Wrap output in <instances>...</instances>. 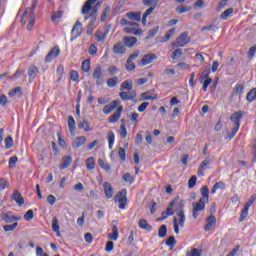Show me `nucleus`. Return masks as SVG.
<instances>
[{
  "mask_svg": "<svg viewBox=\"0 0 256 256\" xmlns=\"http://www.w3.org/2000/svg\"><path fill=\"white\" fill-rule=\"evenodd\" d=\"M101 5H103V1L97 2V0H87L81 9V13L84 15L85 21H87V19L97 21V12L101 9Z\"/></svg>",
  "mask_w": 256,
  "mask_h": 256,
  "instance_id": "1",
  "label": "nucleus"
},
{
  "mask_svg": "<svg viewBox=\"0 0 256 256\" xmlns=\"http://www.w3.org/2000/svg\"><path fill=\"white\" fill-rule=\"evenodd\" d=\"M241 119H243V111L235 112L230 116V121L234 123V126L232 128L231 134L225 137V139H233V137L237 135V131H239V128L241 127Z\"/></svg>",
  "mask_w": 256,
  "mask_h": 256,
  "instance_id": "2",
  "label": "nucleus"
},
{
  "mask_svg": "<svg viewBox=\"0 0 256 256\" xmlns=\"http://www.w3.org/2000/svg\"><path fill=\"white\" fill-rule=\"evenodd\" d=\"M35 9H37V1H33L32 8H26L25 12L23 13L21 20L24 21L25 17H27V13H29V19L27 24V30L31 31L33 26L35 25Z\"/></svg>",
  "mask_w": 256,
  "mask_h": 256,
  "instance_id": "3",
  "label": "nucleus"
},
{
  "mask_svg": "<svg viewBox=\"0 0 256 256\" xmlns=\"http://www.w3.org/2000/svg\"><path fill=\"white\" fill-rule=\"evenodd\" d=\"M191 43V38L189 37L188 32L181 33L177 38L176 41L172 43L174 47H185V45Z\"/></svg>",
  "mask_w": 256,
  "mask_h": 256,
  "instance_id": "4",
  "label": "nucleus"
},
{
  "mask_svg": "<svg viewBox=\"0 0 256 256\" xmlns=\"http://www.w3.org/2000/svg\"><path fill=\"white\" fill-rule=\"evenodd\" d=\"M183 207H185V204L183 203V201L179 202L175 212L176 215L179 219L178 221V225L180 227H185V211L183 210Z\"/></svg>",
  "mask_w": 256,
  "mask_h": 256,
  "instance_id": "5",
  "label": "nucleus"
},
{
  "mask_svg": "<svg viewBox=\"0 0 256 256\" xmlns=\"http://www.w3.org/2000/svg\"><path fill=\"white\" fill-rule=\"evenodd\" d=\"M115 201H118L120 209H125V205H127V189L119 191L115 196Z\"/></svg>",
  "mask_w": 256,
  "mask_h": 256,
  "instance_id": "6",
  "label": "nucleus"
},
{
  "mask_svg": "<svg viewBox=\"0 0 256 256\" xmlns=\"http://www.w3.org/2000/svg\"><path fill=\"white\" fill-rule=\"evenodd\" d=\"M81 33H83V24L80 21H76L71 30L72 37L70 38V41H75L77 37H81Z\"/></svg>",
  "mask_w": 256,
  "mask_h": 256,
  "instance_id": "7",
  "label": "nucleus"
},
{
  "mask_svg": "<svg viewBox=\"0 0 256 256\" xmlns=\"http://www.w3.org/2000/svg\"><path fill=\"white\" fill-rule=\"evenodd\" d=\"M103 77L101 65H97L92 73V79H95L96 85H103Z\"/></svg>",
  "mask_w": 256,
  "mask_h": 256,
  "instance_id": "8",
  "label": "nucleus"
},
{
  "mask_svg": "<svg viewBox=\"0 0 256 256\" xmlns=\"http://www.w3.org/2000/svg\"><path fill=\"white\" fill-rule=\"evenodd\" d=\"M61 53V49H59V46L53 47L50 52L45 57V63H51L55 57H59Z\"/></svg>",
  "mask_w": 256,
  "mask_h": 256,
  "instance_id": "9",
  "label": "nucleus"
},
{
  "mask_svg": "<svg viewBox=\"0 0 256 256\" xmlns=\"http://www.w3.org/2000/svg\"><path fill=\"white\" fill-rule=\"evenodd\" d=\"M0 217L5 223H13L14 221H19V219H21V217L14 216L13 212L2 213Z\"/></svg>",
  "mask_w": 256,
  "mask_h": 256,
  "instance_id": "10",
  "label": "nucleus"
},
{
  "mask_svg": "<svg viewBox=\"0 0 256 256\" xmlns=\"http://www.w3.org/2000/svg\"><path fill=\"white\" fill-rule=\"evenodd\" d=\"M112 51L115 55H125L127 47L123 43L117 42L114 44Z\"/></svg>",
  "mask_w": 256,
  "mask_h": 256,
  "instance_id": "11",
  "label": "nucleus"
},
{
  "mask_svg": "<svg viewBox=\"0 0 256 256\" xmlns=\"http://www.w3.org/2000/svg\"><path fill=\"white\" fill-rule=\"evenodd\" d=\"M119 97L120 99H122V101H133V99L137 97V93L130 90H128L127 92L122 91L119 93Z\"/></svg>",
  "mask_w": 256,
  "mask_h": 256,
  "instance_id": "12",
  "label": "nucleus"
},
{
  "mask_svg": "<svg viewBox=\"0 0 256 256\" xmlns=\"http://www.w3.org/2000/svg\"><path fill=\"white\" fill-rule=\"evenodd\" d=\"M155 59H157V55L154 53L144 55V57L140 61L141 67H145V65H149L150 63H153Z\"/></svg>",
  "mask_w": 256,
  "mask_h": 256,
  "instance_id": "13",
  "label": "nucleus"
},
{
  "mask_svg": "<svg viewBox=\"0 0 256 256\" xmlns=\"http://www.w3.org/2000/svg\"><path fill=\"white\" fill-rule=\"evenodd\" d=\"M211 164V158L210 157H206L202 163L200 164L199 168H198V175L200 177H203V175H205V173L203 171H205V169H207V166H209Z\"/></svg>",
  "mask_w": 256,
  "mask_h": 256,
  "instance_id": "14",
  "label": "nucleus"
},
{
  "mask_svg": "<svg viewBox=\"0 0 256 256\" xmlns=\"http://www.w3.org/2000/svg\"><path fill=\"white\" fill-rule=\"evenodd\" d=\"M121 113H123V106H119L114 114L109 117V123H117V121H119V117H121Z\"/></svg>",
  "mask_w": 256,
  "mask_h": 256,
  "instance_id": "15",
  "label": "nucleus"
},
{
  "mask_svg": "<svg viewBox=\"0 0 256 256\" xmlns=\"http://www.w3.org/2000/svg\"><path fill=\"white\" fill-rule=\"evenodd\" d=\"M85 141H87V139H85V136L76 137L72 141L73 149H79V147H83V145H85Z\"/></svg>",
  "mask_w": 256,
  "mask_h": 256,
  "instance_id": "16",
  "label": "nucleus"
},
{
  "mask_svg": "<svg viewBox=\"0 0 256 256\" xmlns=\"http://www.w3.org/2000/svg\"><path fill=\"white\" fill-rule=\"evenodd\" d=\"M118 103H119L118 100H114L110 104L105 105L103 108V113L105 115H109V113H111L113 110L117 108Z\"/></svg>",
  "mask_w": 256,
  "mask_h": 256,
  "instance_id": "17",
  "label": "nucleus"
},
{
  "mask_svg": "<svg viewBox=\"0 0 256 256\" xmlns=\"http://www.w3.org/2000/svg\"><path fill=\"white\" fill-rule=\"evenodd\" d=\"M104 187V193L107 199H112L113 198V186L111 183L105 182L103 184Z\"/></svg>",
  "mask_w": 256,
  "mask_h": 256,
  "instance_id": "18",
  "label": "nucleus"
},
{
  "mask_svg": "<svg viewBox=\"0 0 256 256\" xmlns=\"http://www.w3.org/2000/svg\"><path fill=\"white\" fill-rule=\"evenodd\" d=\"M207 224L204 227L205 231H209L210 229H213V227H215V225H217V218H215V216L211 215L209 216L207 219Z\"/></svg>",
  "mask_w": 256,
  "mask_h": 256,
  "instance_id": "19",
  "label": "nucleus"
},
{
  "mask_svg": "<svg viewBox=\"0 0 256 256\" xmlns=\"http://www.w3.org/2000/svg\"><path fill=\"white\" fill-rule=\"evenodd\" d=\"M205 203H208L207 200L199 199L197 203L193 202L192 206L195 211H205Z\"/></svg>",
  "mask_w": 256,
  "mask_h": 256,
  "instance_id": "20",
  "label": "nucleus"
},
{
  "mask_svg": "<svg viewBox=\"0 0 256 256\" xmlns=\"http://www.w3.org/2000/svg\"><path fill=\"white\" fill-rule=\"evenodd\" d=\"M12 199L17 203V205H24L25 199L23 196L19 193V191L15 190L12 194Z\"/></svg>",
  "mask_w": 256,
  "mask_h": 256,
  "instance_id": "21",
  "label": "nucleus"
},
{
  "mask_svg": "<svg viewBox=\"0 0 256 256\" xmlns=\"http://www.w3.org/2000/svg\"><path fill=\"white\" fill-rule=\"evenodd\" d=\"M71 163H73V158H71V156H64L62 158V164H60L59 169H67L70 167Z\"/></svg>",
  "mask_w": 256,
  "mask_h": 256,
  "instance_id": "22",
  "label": "nucleus"
},
{
  "mask_svg": "<svg viewBox=\"0 0 256 256\" xmlns=\"http://www.w3.org/2000/svg\"><path fill=\"white\" fill-rule=\"evenodd\" d=\"M126 17L130 19V21H141V11H134L126 13Z\"/></svg>",
  "mask_w": 256,
  "mask_h": 256,
  "instance_id": "23",
  "label": "nucleus"
},
{
  "mask_svg": "<svg viewBox=\"0 0 256 256\" xmlns=\"http://www.w3.org/2000/svg\"><path fill=\"white\" fill-rule=\"evenodd\" d=\"M125 47H134L135 43H137V38L134 36H126L123 38Z\"/></svg>",
  "mask_w": 256,
  "mask_h": 256,
  "instance_id": "24",
  "label": "nucleus"
},
{
  "mask_svg": "<svg viewBox=\"0 0 256 256\" xmlns=\"http://www.w3.org/2000/svg\"><path fill=\"white\" fill-rule=\"evenodd\" d=\"M37 73H39V69L36 66H30L28 68L29 83L33 82V79L37 77Z\"/></svg>",
  "mask_w": 256,
  "mask_h": 256,
  "instance_id": "25",
  "label": "nucleus"
},
{
  "mask_svg": "<svg viewBox=\"0 0 256 256\" xmlns=\"http://www.w3.org/2000/svg\"><path fill=\"white\" fill-rule=\"evenodd\" d=\"M124 33H128L130 35H142L143 30L140 28L126 27L124 28Z\"/></svg>",
  "mask_w": 256,
  "mask_h": 256,
  "instance_id": "26",
  "label": "nucleus"
},
{
  "mask_svg": "<svg viewBox=\"0 0 256 256\" xmlns=\"http://www.w3.org/2000/svg\"><path fill=\"white\" fill-rule=\"evenodd\" d=\"M52 231H54V233H57V237H61L59 219H57V217H54L52 219Z\"/></svg>",
  "mask_w": 256,
  "mask_h": 256,
  "instance_id": "27",
  "label": "nucleus"
},
{
  "mask_svg": "<svg viewBox=\"0 0 256 256\" xmlns=\"http://www.w3.org/2000/svg\"><path fill=\"white\" fill-rule=\"evenodd\" d=\"M157 6H150L143 14L142 16V25H147V16L151 15V13H153V11H155Z\"/></svg>",
  "mask_w": 256,
  "mask_h": 256,
  "instance_id": "28",
  "label": "nucleus"
},
{
  "mask_svg": "<svg viewBox=\"0 0 256 256\" xmlns=\"http://www.w3.org/2000/svg\"><path fill=\"white\" fill-rule=\"evenodd\" d=\"M138 227H140V229H144L145 231H151V229H153V227L145 219H140L138 221Z\"/></svg>",
  "mask_w": 256,
  "mask_h": 256,
  "instance_id": "29",
  "label": "nucleus"
},
{
  "mask_svg": "<svg viewBox=\"0 0 256 256\" xmlns=\"http://www.w3.org/2000/svg\"><path fill=\"white\" fill-rule=\"evenodd\" d=\"M121 91H131L133 89V82L131 80H126L121 83Z\"/></svg>",
  "mask_w": 256,
  "mask_h": 256,
  "instance_id": "30",
  "label": "nucleus"
},
{
  "mask_svg": "<svg viewBox=\"0 0 256 256\" xmlns=\"http://www.w3.org/2000/svg\"><path fill=\"white\" fill-rule=\"evenodd\" d=\"M246 101L248 103H253V101H256V88H252L246 95Z\"/></svg>",
  "mask_w": 256,
  "mask_h": 256,
  "instance_id": "31",
  "label": "nucleus"
},
{
  "mask_svg": "<svg viewBox=\"0 0 256 256\" xmlns=\"http://www.w3.org/2000/svg\"><path fill=\"white\" fill-rule=\"evenodd\" d=\"M200 193L202 195V197L200 199L209 202V187L203 186L200 189Z\"/></svg>",
  "mask_w": 256,
  "mask_h": 256,
  "instance_id": "32",
  "label": "nucleus"
},
{
  "mask_svg": "<svg viewBox=\"0 0 256 256\" xmlns=\"http://www.w3.org/2000/svg\"><path fill=\"white\" fill-rule=\"evenodd\" d=\"M79 129H83L86 132L91 131V127L89 124V121H87L86 119H82V121H80L79 125H78Z\"/></svg>",
  "mask_w": 256,
  "mask_h": 256,
  "instance_id": "33",
  "label": "nucleus"
},
{
  "mask_svg": "<svg viewBox=\"0 0 256 256\" xmlns=\"http://www.w3.org/2000/svg\"><path fill=\"white\" fill-rule=\"evenodd\" d=\"M108 237L112 241H117V239H119V229L117 228V225L112 227V234H110Z\"/></svg>",
  "mask_w": 256,
  "mask_h": 256,
  "instance_id": "34",
  "label": "nucleus"
},
{
  "mask_svg": "<svg viewBox=\"0 0 256 256\" xmlns=\"http://www.w3.org/2000/svg\"><path fill=\"white\" fill-rule=\"evenodd\" d=\"M109 13H111V7L106 6L101 14V18L100 21H102V23H105V21H107V16L109 15Z\"/></svg>",
  "mask_w": 256,
  "mask_h": 256,
  "instance_id": "35",
  "label": "nucleus"
},
{
  "mask_svg": "<svg viewBox=\"0 0 256 256\" xmlns=\"http://www.w3.org/2000/svg\"><path fill=\"white\" fill-rule=\"evenodd\" d=\"M86 167L89 169V171H93L95 169V158L94 157H89L86 159Z\"/></svg>",
  "mask_w": 256,
  "mask_h": 256,
  "instance_id": "36",
  "label": "nucleus"
},
{
  "mask_svg": "<svg viewBox=\"0 0 256 256\" xmlns=\"http://www.w3.org/2000/svg\"><path fill=\"white\" fill-rule=\"evenodd\" d=\"M82 71L84 73H89L91 71V61L86 59L82 62Z\"/></svg>",
  "mask_w": 256,
  "mask_h": 256,
  "instance_id": "37",
  "label": "nucleus"
},
{
  "mask_svg": "<svg viewBox=\"0 0 256 256\" xmlns=\"http://www.w3.org/2000/svg\"><path fill=\"white\" fill-rule=\"evenodd\" d=\"M160 0H142L143 5L145 7H157L159 5Z\"/></svg>",
  "mask_w": 256,
  "mask_h": 256,
  "instance_id": "38",
  "label": "nucleus"
},
{
  "mask_svg": "<svg viewBox=\"0 0 256 256\" xmlns=\"http://www.w3.org/2000/svg\"><path fill=\"white\" fill-rule=\"evenodd\" d=\"M106 83H107V86L112 89L113 87H117V83H119V78L118 77L109 78L106 81Z\"/></svg>",
  "mask_w": 256,
  "mask_h": 256,
  "instance_id": "39",
  "label": "nucleus"
},
{
  "mask_svg": "<svg viewBox=\"0 0 256 256\" xmlns=\"http://www.w3.org/2000/svg\"><path fill=\"white\" fill-rule=\"evenodd\" d=\"M120 25H128L129 27H139V23L137 22H133V21H129L125 18H122L120 20Z\"/></svg>",
  "mask_w": 256,
  "mask_h": 256,
  "instance_id": "40",
  "label": "nucleus"
},
{
  "mask_svg": "<svg viewBox=\"0 0 256 256\" xmlns=\"http://www.w3.org/2000/svg\"><path fill=\"white\" fill-rule=\"evenodd\" d=\"M4 143L5 149H13V146L15 145V143L13 142V137L11 136L6 137Z\"/></svg>",
  "mask_w": 256,
  "mask_h": 256,
  "instance_id": "41",
  "label": "nucleus"
},
{
  "mask_svg": "<svg viewBox=\"0 0 256 256\" xmlns=\"http://www.w3.org/2000/svg\"><path fill=\"white\" fill-rule=\"evenodd\" d=\"M167 236V225L163 224L158 229V237L163 239V237Z\"/></svg>",
  "mask_w": 256,
  "mask_h": 256,
  "instance_id": "42",
  "label": "nucleus"
},
{
  "mask_svg": "<svg viewBox=\"0 0 256 256\" xmlns=\"http://www.w3.org/2000/svg\"><path fill=\"white\" fill-rule=\"evenodd\" d=\"M166 245L170 249H173V247H175V245H177V240H175V236H169L168 239L166 240Z\"/></svg>",
  "mask_w": 256,
  "mask_h": 256,
  "instance_id": "43",
  "label": "nucleus"
},
{
  "mask_svg": "<svg viewBox=\"0 0 256 256\" xmlns=\"http://www.w3.org/2000/svg\"><path fill=\"white\" fill-rule=\"evenodd\" d=\"M115 143V134L113 131L108 133V147L109 149H113V144Z\"/></svg>",
  "mask_w": 256,
  "mask_h": 256,
  "instance_id": "44",
  "label": "nucleus"
},
{
  "mask_svg": "<svg viewBox=\"0 0 256 256\" xmlns=\"http://www.w3.org/2000/svg\"><path fill=\"white\" fill-rule=\"evenodd\" d=\"M217 189H225V183L224 182H217L214 184L211 193L215 195L217 193Z\"/></svg>",
  "mask_w": 256,
  "mask_h": 256,
  "instance_id": "45",
  "label": "nucleus"
},
{
  "mask_svg": "<svg viewBox=\"0 0 256 256\" xmlns=\"http://www.w3.org/2000/svg\"><path fill=\"white\" fill-rule=\"evenodd\" d=\"M187 11H191V7L180 5L176 8V13L179 15H182V13H187Z\"/></svg>",
  "mask_w": 256,
  "mask_h": 256,
  "instance_id": "46",
  "label": "nucleus"
},
{
  "mask_svg": "<svg viewBox=\"0 0 256 256\" xmlns=\"http://www.w3.org/2000/svg\"><path fill=\"white\" fill-rule=\"evenodd\" d=\"M233 15V8H228L226 9L221 15H220V19H229V16Z\"/></svg>",
  "mask_w": 256,
  "mask_h": 256,
  "instance_id": "47",
  "label": "nucleus"
},
{
  "mask_svg": "<svg viewBox=\"0 0 256 256\" xmlns=\"http://www.w3.org/2000/svg\"><path fill=\"white\" fill-rule=\"evenodd\" d=\"M247 215H249V208H246L244 206V208L241 211L240 218H239L240 223L245 221V219H247Z\"/></svg>",
  "mask_w": 256,
  "mask_h": 256,
  "instance_id": "48",
  "label": "nucleus"
},
{
  "mask_svg": "<svg viewBox=\"0 0 256 256\" xmlns=\"http://www.w3.org/2000/svg\"><path fill=\"white\" fill-rule=\"evenodd\" d=\"M68 127L70 133H73V131H75V119L73 118V116L68 117Z\"/></svg>",
  "mask_w": 256,
  "mask_h": 256,
  "instance_id": "49",
  "label": "nucleus"
},
{
  "mask_svg": "<svg viewBox=\"0 0 256 256\" xmlns=\"http://www.w3.org/2000/svg\"><path fill=\"white\" fill-rule=\"evenodd\" d=\"M173 33H175V28H171L170 30H168L165 34V37L162 40V43L169 41V39L173 37Z\"/></svg>",
  "mask_w": 256,
  "mask_h": 256,
  "instance_id": "50",
  "label": "nucleus"
},
{
  "mask_svg": "<svg viewBox=\"0 0 256 256\" xmlns=\"http://www.w3.org/2000/svg\"><path fill=\"white\" fill-rule=\"evenodd\" d=\"M123 181H125L126 183H130L133 184L135 183V179L133 178V176H131L130 173H125L122 177Z\"/></svg>",
  "mask_w": 256,
  "mask_h": 256,
  "instance_id": "51",
  "label": "nucleus"
},
{
  "mask_svg": "<svg viewBox=\"0 0 256 256\" xmlns=\"http://www.w3.org/2000/svg\"><path fill=\"white\" fill-rule=\"evenodd\" d=\"M95 21L97 20H93V18H90V22L86 30L87 35H93V25H95Z\"/></svg>",
  "mask_w": 256,
  "mask_h": 256,
  "instance_id": "52",
  "label": "nucleus"
},
{
  "mask_svg": "<svg viewBox=\"0 0 256 256\" xmlns=\"http://www.w3.org/2000/svg\"><path fill=\"white\" fill-rule=\"evenodd\" d=\"M181 55H183V50L181 48H178L173 51L171 58L177 60L179 59V57H181Z\"/></svg>",
  "mask_w": 256,
  "mask_h": 256,
  "instance_id": "53",
  "label": "nucleus"
},
{
  "mask_svg": "<svg viewBox=\"0 0 256 256\" xmlns=\"http://www.w3.org/2000/svg\"><path fill=\"white\" fill-rule=\"evenodd\" d=\"M197 185V176L193 175L191 178L188 180V188L193 189Z\"/></svg>",
  "mask_w": 256,
  "mask_h": 256,
  "instance_id": "54",
  "label": "nucleus"
},
{
  "mask_svg": "<svg viewBox=\"0 0 256 256\" xmlns=\"http://www.w3.org/2000/svg\"><path fill=\"white\" fill-rule=\"evenodd\" d=\"M17 225H19L17 222H14L13 224L4 225L3 229L4 231H15L17 229Z\"/></svg>",
  "mask_w": 256,
  "mask_h": 256,
  "instance_id": "55",
  "label": "nucleus"
},
{
  "mask_svg": "<svg viewBox=\"0 0 256 256\" xmlns=\"http://www.w3.org/2000/svg\"><path fill=\"white\" fill-rule=\"evenodd\" d=\"M256 200V194L252 195L247 202L245 203L244 207H246V209H249V207H251V205H253V203H255Z\"/></svg>",
  "mask_w": 256,
  "mask_h": 256,
  "instance_id": "56",
  "label": "nucleus"
},
{
  "mask_svg": "<svg viewBox=\"0 0 256 256\" xmlns=\"http://www.w3.org/2000/svg\"><path fill=\"white\" fill-rule=\"evenodd\" d=\"M63 17V11L59 10L52 14L51 21H55L56 19H61Z\"/></svg>",
  "mask_w": 256,
  "mask_h": 256,
  "instance_id": "57",
  "label": "nucleus"
},
{
  "mask_svg": "<svg viewBox=\"0 0 256 256\" xmlns=\"http://www.w3.org/2000/svg\"><path fill=\"white\" fill-rule=\"evenodd\" d=\"M114 248H115V244L113 243V241H108L106 243L105 251L106 253H111V251H113Z\"/></svg>",
  "mask_w": 256,
  "mask_h": 256,
  "instance_id": "58",
  "label": "nucleus"
},
{
  "mask_svg": "<svg viewBox=\"0 0 256 256\" xmlns=\"http://www.w3.org/2000/svg\"><path fill=\"white\" fill-rule=\"evenodd\" d=\"M135 63H133L132 61L129 62V60L126 61L125 64V69L128 71H135Z\"/></svg>",
  "mask_w": 256,
  "mask_h": 256,
  "instance_id": "59",
  "label": "nucleus"
},
{
  "mask_svg": "<svg viewBox=\"0 0 256 256\" xmlns=\"http://www.w3.org/2000/svg\"><path fill=\"white\" fill-rule=\"evenodd\" d=\"M120 137L122 139H125V137H127V128L125 127V124L120 125Z\"/></svg>",
  "mask_w": 256,
  "mask_h": 256,
  "instance_id": "60",
  "label": "nucleus"
},
{
  "mask_svg": "<svg viewBox=\"0 0 256 256\" xmlns=\"http://www.w3.org/2000/svg\"><path fill=\"white\" fill-rule=\"evenodd\" d=\"M255 53H256V45L251 46L248 50V59H253V57H255Z\"/></svg>",
  "mask_w": 256,
  "mask_h": 256,
  "instance_id": "61",
  "label": "nucleus"
},
{
  "mask_svg": "<svg viewBox=\"0 0 256 256\" xmlns=\"http://www.w3.org/2000/svg\"><path fill=\"white\" fill-rule=\"evenodd\" d=\"M33 217H35L33 210H28L24 215L25 221H31V219H33Z\"/></svg>",
  "mask_w": 256,
  "mask_h": 256,
  "instance_id": "62",
  "label": "nucleus"
},
{
  "mask_svg": "<svg viewBox=\"0 0 256 256\" xmlns=\"http://www.w3.org/2000/svg\"><path fill=\"white\" fill-rule=\"evenodd\" d=\"M96 41L101 43V41H105V34L102 31L96 32Z\"/></svg>",
  "mask_w": 256,
  "mask_h": 256,
  "instance_id": "63",
  "label": "nucleus"
},
{
  "mask_svg": "<svg viewBox=\"0 0 256 256\" xmlns=\"http://www.w3.org/2000/svg\"><path fill=\"white\" fill-rule=\"evenodd\" d=\"M187 256H201V250L193 248L191 252L187 254Z\"/></svg>",
  "mask_w": 256,
  "mask_h": 256,
  "instance_id": "64",
  "label": "nucleus"
}]
</instances>
